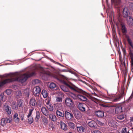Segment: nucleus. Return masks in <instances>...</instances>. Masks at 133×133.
<instances>
[{"label":"nucleus","instance_id":"obj_55","mask_svg":"<svg viewBox=\"0 0 133 133\" xmlns=\"http://www.w3.org/2000/svg\"><path fill=\"white\" fill-rule=\"evenodd\" d=\"M81 82H83V83H84V84H86L87 83L86 82H85V81H84L82 80H81Z\"/></svg>","mask_w":133,"mask_h":133},{"label":"nucleus","instance_id":"obj_54","mask_svg":"<svg viewBox=\"0 0 133 133\" xmlns=\"http://www.w3.org/2000/svg\"><path fill=\"white\" fill-rule=\"evenodd\" d=\"M2 84H1V82H0V89L2 87Z\"/></svg>","mask_w":133,"mask_h":133},{"label":"nucleus","instance_id":"obj_60","mask_svg":"<svg viewBox=\"0 0 133 133\" xmlns=\"http://www.w3.org/2000/svg\"><path fill=\"white\" fill-rule=\"evenodd\" d=\"M36 117H37V116H39V115H38V112H37V114L36 115Z\"/></svg>","mask_w":133,"mask_h":133},{"label":"nucleus","instance_id":"obj_12","mask_svg":"<svg viewBox=\"0 0 133 133\" xmlns=\"http://www.w3.org/2000/svg\"><path fill=\"white\" fill-rule=\"evenodd\" d=\"M116 122L113 119H111L109 122V125L112 127L115 128L116 127Z\"/></svg>","mask_w":133,"mask_h":133},{"label":"nucleus","instance_id":"obj_43","mask_svg":"<svg viewBox=\"0 0 133 133\" xmlns=\"http://www.w3.org/2000/svg\"><path fill=\"white\" fill-rule=\"evenodd\" d=\"M127 128H123L122 129V133H127Z\"/></svg>","mask_w":133,"mask_h":133},{"label":"nucleus","instance_id":"obj_19","mask_svg":"<svg viewBox=\"0 0 133 133\" xmlns=\"http://www.w3.org/2000/svg\"><path fill=\"white\" fill-rule=\"evenodd\" d=\"M96 124L94 121L92 120L91 121L89 122L88 125L90 127L93 128H95V125Z\"/></svg>","mask_w":133,"mask_h":133},{"label":"nucleus","instance_id":"obj_52","mask_svg":"<svg viewBox=\"0 0 133 133\" xmlns=\"http://www.w3.org/2000/svg\"><path fill=\"white\" fill-rule=\"evenodd\" d=\"M92 94H94V95L96 96H97V95L95 92H94V93H92Z\"/></svg>","mask_w":133,"mask_h":133},{"label":"nucleus","instance_id":"obj_3","mask_svg":"<svg viewBox=\"0 0 133 133\" xmlns=\"http://www.w3.org/2000/svg\"><path fill=\"white\" fill-rule=\"evenodd\" d=\"M126 37L129 44L130 46L129 47L128 52L131 59L130 62L131 71L133 73V44L128 36L126 35Z\"/></svg>","mask_w":133,"mask_h":133},{"label":"nucleus","instance_id":"obj_48","mask_svg":"<svg viewBox=\"0 0 133 133\" xmlns=\"http://www.w3.org/2000/svg\"><path fill=\"white\" fill-rule=\"evenodd\" d=\"M8 117V118H7V121H6V123H8V122L10 123V122L11 121V120H9L10 118V117L11 118L12 117Z\"/></svg>","mask_w":133,"mask_h":133},{"label":"nucleus","instance_id":"obj_36","mask_svg":"<svg viewBox=\"0 0 133 133\" xmlns=\"http://www.w3.org/2000/svg\"><path fill=\"white\" fill-rule=\"evenodd\" d=\"M55 125L53 124H51L49 125V130L52 131L55 128Z\"/></svg>","mask_w":133,"mask_h":133},{"label":"nucleus","instance_id":"obj_6","mask_svg":"<svg viewBox=\"0 0 133 133\" xmlns=\"http://www.w3.org/2000/svg\"><path fill=\"white\" fill-rule=\"evenodd\" d=\"M65 102L66 106L69 107H71L74 104L70 98H66Z\"/></svg>","mask_w":133,"mask_h":133},{"label":"nucleus","instance_id":"obj_35","mask_svg":"<svg viewBox=\"0 0 133 133\" xmlns=\"http://www.w3.org/2000/svg\"><path fill=\"white\" fill-rule=\"evenodd\" d=\"M41 119L43 122H44L45 124H47L48 120L45 117H41Z\"/></svg>","mask_w":133,"mask_h":133},{"label":"nucleus","instance_id":"obj_61","mask_svg":"<svg viewBox=\"0 0 133 133\" xmlns=\"http://www.w3.org/2000/svg\"><path fill=\"white\" fill-rule=\"evenodd\" d=\"M118 20H119V22H120V23H121V20H120V19H118Z\"/></svg>","mask_w":133,"mask_h":133},{"label":"nucleus","instance_id":"obj_4","mask_svg":"<svg viewBox=\"0 0 133 133\" xmlns=\"http://www.w3.org/2000/svg\"><path fill=\"white\" fill-rule=\"evenodd\" d=\"M123 108V107L121 105L118 106L116 108L115 112L116 114H117L122 112V114L121 116H126V111L129 109V108L128 109H125V111H123V110L122 109Z\"/></svg>","mask_w":133,"mask_h":133},{"label":"nucleus","instance_id":"obj_16","mask_svg":"<svg viewBox=\"0 0 133 133\" xmlns=\"http://www.w3.org/2000/svg\"><path fill=\"white\" fill-rule=\"evenodd\" d=\"M41 112L45 115L47 116L49 115V112L48 110L45 107H43L41 109Z\"/></svg>","mask_w":133,"mask_h":133},{"label":"nucleus","instance_id":"obj_32","mask_svg":"<svg viewBox=\"0 0 133 133\" xmlns=\"http://www.w3.org/2000/svg\"><path fill=\"white\" fill-rule=\"evenodd\" d=\"M6 110L7 113L8 114H10L11 113V110L10 109V107L8 106H6Z\"/></svg>","mask_w":133,"mask_h":133},{"label":"nucleus","instance_id":"obj_38","mask_svg":"<svg viewBox=\"0 0 133 133\" xmlns=\"http://www.w3.org/2000/svg\"><path fill=\"white\" fill-rule=\"evenodd\" d=\"M11 91L10 89H7L5 91V93L8 95H10L11 94Z\"/></svg>","mask_w":133,"mask_h":133},{"label":"nucleus","instance_id":"obj_5","mask_svg":"<svg viewBox=\"0 0 133 133\" xmlns=\"http://www.w3.org/2000/svg\"><path fill=\"white\" fill-rule=\"evenodd\" d=\"M86 93L85 94H84L82 93L78 92L79 93H82L83 94V95L80 94H78V98H79L81 100L83 101H86L87 100V98L85 95H86L87 94V93L85 92Z\"/></svg>","mask_w":133,"mask_h":133},{"label":"nucleus","instance_id":"obj_47","mask_svg":"<svg viewBox=\"0 0 133 133\" xmlns=\"http://www.w3.org/2000/svg\"><path fill=\"white\" fill-rule=\"evenodd\" d=\"M97 122L98 124L100 125H102L103 124V123H102L101 122L98 120H97Z\"/></svg>","mask_w":133,"mask_h":133},{"label":"nucleus","instance_id":"obj_21","mask_svg":"<svg viewBox=\"0 0 133 133\" xmlns=\"http://www.w3.org/2000/svg\"><path fill=\"white\" fill-rule=\"evenodd\" d=\"M77 128L78 132L80 133H82L84 132L85 129L82 126L77 127Z\"/></svg>","mask_w":133,"mask_h":133},{"label":"nucleus","instance_id":"obj_39","mask_svg":"<svg viewBox=\"0 0 133 133\" xmlns=\"http://www.w3.org/2000/svg\"><path fill=\"white\" fill-rule=\"evenodd\" d=\"M39 100L37 101V103L39 105L41 106L42 103V101L41 98H40V99L39 98Z\"/></svg>","mask_w":133,"mask_h":133},{"label":"nucleus","instance_id":"obj_17","mask_svg":"<svg viewBox=\"0 0 133 133\" xmlns=\"http://www.w3.org/2000/svg\"><path fill=\"white\" fill-rule=\"evenodd\" d=\"M11 107L12 109L17 110L18 109V106L16 101L13 102L11 104Z\"/></svg>","mask_w":133,"mask_h":133},{"label":"nucleus","instance_id":"obj_58","mask_svg":"<svg viewBox=\"0 0 133 133\" xmlns=\"http://www.w3.org/2000/svg\"><path fill=\"white\" fill-rule=\"evenodd\" d=\"M67 119H68L69 118H70V119H71V118H69V117H65Z\"/></svg>","mask_w":133,"mask_h":133},{"label":"nucleus","instance_id":"obj_28","mask_svg":"<svg viewBox=\"0 0 133 133\" xmlns=\"http://www.w3.org/2000/svg\"><path fill=\"white\" fill-rule=\"evenodd\" d=\"M69 126L70 128L72 129H74L75 127V125L73 123L71 122H69L68 123Z\"/></svg>","mask_w":133,"mask_h":133},{"label":"nucleus","instance_id":"obj_2","mask_svg":"<svg viewBox=\"0 0 133 133\" xmlns=\"http://www.w3.org/2000/svg\"><path fill=\"white\" fill-rule=\"evenodd\" d=\"M64 85L61 86V88L63 91L68 92L69 89L77 92L82 93L85 94L86 92L82 89L79 88L73 84H70L65 82H63Z\"/></svg>","mask_w":133,"mask_h":133},{"label":"nucleus","instance_id":"obj_24","mask_svg":"<svg viewBox=\"0 0 133 133\" xmlns=\"http://www.w3.org/2000/svg\"><path fill=\"white\" fill-rule=\"evenodd\" d=\"M70 96L74 99H77L78 98V94L76 95L72 93L70 95Z\"/></svg>","mask_w":133,"mask_h":133},{"label":"nucleus","instance_id":"obj_1","mask_svg":"<svg viewBox=\"0 0 133 133\" xmlns=\"http://www.w3.org/2000/svg\"><path fill=\"white\" fill-rule=\"evenodd\" d=\"M34 74V72H32L30 74L27 75L23 74L19 77L16 73L10 74L8 75L9 76L10 78L5 79L1 82L2 86L7 83L15 81L23 83L26 81L28 77L33 76Z\"/></svg>","mask_w":133,"mask_h":133},{"label":"nucleus","instance_id":"obj_7","mask_svg":"<svg viewBox=\"0 0 133 133\" xmlns=\"http://www.w3.org/2000/svg\"><path fill=\"white\" fill-rule=\"evenodd\" d=\"M36 90L34 92V94L35 96L37 98L39 97V95L41 92V90L40 88L38 86H37L36 87Z\"/></svg>","mask_w":133,"mask_h":133},{"label":"nucleus","instance_id":"obj_64","mask_svg":"<svg viewBox=\"0 0 133 133\" xmlns=\"http://www.w3.org/2000/svg\"><path fill=\"white\" fill-rule=\"evenodd\" d=\"M58 64L60 65H61V64L59 63H58Z\"/></svg>","mask_w":133,"mask_h":133},{"label":"nucleus","instance_id":"obj_8","mask_svg":"<svg viewBox=\"0 0 133 133\" xmlns=\"http://www.w3.org/2000/svg\"><path fill=\"white\" fill-rule=\"evenodd\" d=\"M86 107L85 104L83 103H79L78 107L79 109L82 111H84L85 110V108Z\"/></svg>","mask_w":133,"mask_h":133},{"label":"nucleus","instance_id":"obj_10","mask_svg":"<svg viewBox=\"0 0 133 133\" xmlns=\"http://www.w3.org/2000/svg\"><path fill=\"white\" fill-rule=\"evenodd\" d=\"M104 111L101 110L95 111V115L97 116H104Z\"/></svg>","mask_w":133,"mask_h":133},{"label":"nucleus","instance_id":"obj_56","mask_svg":"<svg viewBox=\"0 0 133 133\" xmlns=\"http://www.w3.org/2000/svg\"><path fill=\"white\" fill-rule=\"evenodd\" d=\"M39 117H36V118H35L36 120H38L39 119Z\"/></svg>","mask_w":133,"mask_h":133},{"label":"nucleus","instance_id":"obj_25","mask_svg":"<svg viewBox=\"0 0 133 133\" xmlns=\"http://www.w3.org/2000/svg\"><path fill=\"white\" fill-rule=\"evenodd\" d=\"M90 99L92 101L94 102L96 104H97L99 102V99L92 97L91 96L90 97Z\"/></svg>","mask_w":133,"mask_h":133},{"label":"nucleus","instance_id":"obj_23","mask_svg":"<svg viewBox=\"0 0 133 133\" xmlns=\"http://www.w3.org/2000/svg\"><path fill=\"white\" fill-rule=\"evenodd\" d=\"M124 94V92L123 91L122 94H121V96H118L117 97H116L113 100V101L114 102H116L119 101L120 99V98H121V97L122 96H123Z\"/></svg>","mask_w":133,"mask_h":133},{"label":"nucleus","instance_id":"obj_37","mask_svg":"<svg viewBox=\"0 0 133 133\" xmlns=\"http://www.w3.org/2000/svg\"><path fill=\"white\" fill-rule=\"evenodd\" d=\"M28 120L29 123L30 124L32 123L33 122V120L32 117H28Z\"/></svg>","mask_w":133,"mask_h":133},{"label":"nucleus","instance_id":"obj_59","mask_svg":"<svg viewBox=\"0 0 133 133\" xmlns=\"http://www.w3.org/2000/svg\"><path fill=\"white\" fill-rule=\"evenodd\" d=\"M2 103L1 102V101H0V107H1V105H2Z\"/></svg>","mask_w":133,"mask_h":133},{"label":"nucleus","instance_id":"obj_41","mask_svg":"<svg viewBox=\"0 0 133 133\" xmlns=\"http://www.w3.org/2000/svg\"><path fill=\"white\" fill-rule=\"evenodd\" d=\"M129 7L130 10H133V3H130Z\"/></svg>","mask_w":133,"mask_h":133},{"label":"nucleus","instance_id":"obj_42","mask_svg":"<svg viewBox=\"0 0 133 133\" xmlns=\"http://www.w3.org/2000/svg\"><path fill=\"white\" fill-rule=\"evenodd\" d=\"M51 120L54 122L56 121L57 120L56 117H49Z\"/></svg>","mask_w":133,"mask_h":133},{"label":"nucleus","instance_id":"obj_62","mask_svg":"<svg viewBox=\"0 0 133 133\" xmlns=\"http://www.w3.org/2000/svg\"><path fill=\"white\" fill-rule=\"evenodd\" d=\"M131 121L133 122V117L131 118Z\"/></svg>","mask_w":133,"mask_h":133},{"label":"nucleus","instance_id":"obj_14","mask_svg":"<svg viewBox=\"0 0 133 133\" xmlns=\"http://www.w3.org/2000/svg\"><path fill=\"white\" fill-rule=\"evenodd\" d=\"M61 128L64 131L66 130L67 128V125L63 122L61 121L60 123Z\"/></svg>","mask_w":133,"mask_h":133},{"label":"nucleus","instance_id":"obj_46","mask_svg":"<svg viewBox=\"0 0 133 133\" xmlns=\"http://www.w3.org/2000/svg\"><path fill=\"white\" fill-rule=\"evenodd\" d=\"M14 119L15 120V121L16 122H19V119L18 118V117H14Z\"/></svg>","mask_w":133,"mask_h":133},{"label":"nucleus","instance_id":"obj_40","mask_svg":"<svg viewBox=\"0 0 133 133\" xmlns=\"http://www.w3.org/2000/svg\"><path fill=\"white\" fill-rule=\"evenodd\" d=\"M56 101L57 102H61L62 101V97H57L56 99Z\"/></svg>","mask_w":133,"mask_h":133},{"label":"nucleus","instance_id":"obj_50","mask_svg":"<svg viewBox=\"0 0 133 133\" xmlns=\"http://www.w3.org/2000/svg\"><path fill=\"white\" fill-rule=\"evenodd\" d=\"M18 114L17 113H15L14 115L13 116H18Z\"/></svg>","mask_w":133,"mask_h":133},{"label":"nucleus","instance_id":"obj_9","mask_svg":"<svg viewBox=\"0 0 133 133\" xmlns=\"http://www.w3.org/2000/svg\"><path fill=\"white\" fill-rule=\"evenodd\" d=\"M99 105L103 110L106 111H108V110L110 107L108 104L104 103H101Z\"/></svg>","mask_w":133,"mask_h":133},{"label":"nucleus","instance_id":"obj_27","mask_svg":"<svg viewBox=\"0 0 133 133\" xmlns=\"http://www.w3.org/2000/svg\"><path fill=\"white\" fill-rule=\"evenodd\" d=\"M121 0H111L112 3H114L115 5H118L120 3Z\"/></svg>","mask_w":133,"mask_h":133},{"label":"nucleus","instance_id":"obj_53","mask_svg":"<svg viewBox=\"0 0 133 133\" xmlns=\"http://www.w3.org/2000/svg\"><path fill=\"white\" fill-rule=\"evenodd\" d=\"M46 104L47 105H49L50 104V102L49 101H48V102L46 103Z\"/></svg>","mask_w":133,"mask_h":133},{"label":"nucleus","instance_id":"obj_15","mask_svg":"<svg viewBox=\"0 0 133 133\" xmlns=\"http://www.w3.org/2000/svg\"><path fill=\"white\" fill-rule=\"evenodd\" d=\"M56 113L57 115L59 116H64V112L62 110H57Z\"/></svg>","mask_w":133,"mask_h":133},{"label":"nucleus","instance_id":"obj_31","mask_svg":"<svg viewBox=\"0 0 133 133\" xmlns=\"http://www.w3.org/2000/svg\"><path fill=\"white\" fill-rule=\"evenodd\" d=\"M47 107L49 110L50 111H52L54 110V107L53 105L51 104L47 105Z\"/></svg>","mask_w":133,"mask_h":133},{"label":"nucleus","instance_id":"obj_44","mask_svg":"<svg viewBox=\"0 0 133 133\" xmlns=\"http://www.w3.org/2000/svg\"><path fill=\"white\" fill-rule=\"evenodd\" d=\"M33 109H30L29 110V113L27 116H30L32 114Z\"/></svg>","mask_w":133,"mask_h":133},{"label":"nucleus","instance_id":"obj_63","mask_svg":"<svg viewBox=\"0 0 133 133\" xmlns=\"http://www.w3.org/2000/svg\"><path fill=\"white\" fill-rule=\"evenodd\" d=\"M51 116L53 117V116H55L54 115H52Z\"/></svg>","mask_w":133,"mask_h":133},{"label":"nucleus","instance_id":"obj_20","mask_svg":"<svg viewBox=\"0 0 133 133\" xmlns=\"http://www.w3.org/2000/svg\"><path fill=\"white\" fill-rule=\"evenodd\" d=\"M65 116H73V115L70 111H66L64 112Z\"/></svg>","mask_w":133,"mask_h":133},{"label":"nucleus","instance_id":"obj_13","mask_svg":"<svg viewBox=\"0 0 133 133\" xmlns=\"http://www.w3.org/2000/svg\"><path fill=\"white\" fill-rule=\"evenodd\" d=\"M37 104L36 101L35 99L31 98L30 99L29 101V104L30 106L35 107Z\"/></svg>","mask_w":133,"mask_h":133},{"label":"nucleus","instance_id":"obj_29","mask_svg":"<svg viewBox=\"0 0 133 133\" xmlns=\"http://www.w3.org/2000/svg\"><path fill=\"white\" fill-rule=\"evenodd\" d=\"M23 100L21 99H19L17 101V103L19 107L22 106V104L23 103Z\"/></svg>","mask_w":133,"mask_h":133},{"label":"nucleus","instance_id":"obj_45","mask_svg":"<svg viewBox=\"0 0 133 133\" xmlns=\"http://www.w3.org/2000/svg\"><path fill=\"white\" fill-rule=\"evenodd\" d=\"M92 133H102L99 130H93Z\"/></svg>","mask_w":133,"mask_h":133},{"label":"nucleus","instance_id":"obj_22","mask_svg":"<svg viewBox=\"0 0 133 133\" xmlns=\"http://www.w3.org/2000/svg\"><path fill=\"white\" fill-rule=\"evenodd\" d=\"M129 17V19L128 20V24L130 25H133V19L132 18H131L130 16Z\"/></svg>","mask_w":133,"mask_h":133},{"label":"nucleus","instance_id":"obj_26","mask_svg":"<svg viewBox=\"0 0 133 133\" xmlns=\"http://www.w3.org/2000/svg\"><path fill=\"white\" fill-rule=\"evenodd\" d=\"M42 94L43 95V97L44 98L48 96V94L47 91L44 90H43L42 92Z\"/></svg>","mask_w":133,"mask_h":133},{"label":"nucleus","instance_id":"obj_57","mask_svg":"<svg viewBox=\"0 0 133 133\" xmlns=\"http://www.w3.org/2000/svg\"><path fill=\"white\" fill-rule=\"evenodd\" d=\"M18 94H19L20 95H21V92L19 91L18 93Z\"/></svg>","mask_w":133,"mask_h":133},{"label":"nucleus","instance_id":"obj_34","mask_svg":"<svg viewBox=\"0 0 133 133\" xmlns=\"http://www.w3.org/2000/svg\"><path fill=\"white\" fill-rule=\"evenodd\" d=\"M5 97L3 94H1L0 95V100L1 101L4 102L6 100V98H4Z\"/></svg>","mask_w":133,"mask_h":133},{"label":"nucleus","instance_id":"obj_49","mask_svg":"<svg viewBox=\"0 0 133 133\" xmlns=\"http://www.w3.org/2000/svg\"><path fill=\"white\" fill-rule=\"evenodd\" d=\"M124 117H116L118 119L120 120L123 119Z\"/></svg>","mask_w":133,"mask_h":133},{"label":"nucleus","instance_id":"obj_18","mask_svg":"<svg viewBox=\"0 0 133 133\" xmlns=\"http://www.w3.org/2000/svg\"><path fill=\"white\" fill-rule=\"evenodd\" d=\"M121 26L122 32L124 35H125L127 33V28L124 25L122 24Z\"/></svg>","mask_w":133,"mask_h":133},{"label":"nucleus","instance_id":"obj_30","mask_svg":"<svg viewBox=\"0 0 133 133\" xmlns=\"http://www.w3.org/2000/svg\"><path fill=\"white\" fill-rule=\"evenodd\" d=\"M75 116H80L81 113L78 111L75 110L73 112Z\"/></svg>","mask_w":133,"mask_h":133},{"label":"nucleus","instance_id":"obj_51","mask_svg":"<svg viewBox=\"0 0 133 133\" xmlns=\"http://www.w3.org/2000/svg\"><path fill=\"white\" fill-rule=\"evenodd\" d=\"M35 82L36 83H38V82H39V80H38V79H36V80H35Z\"/></svg>","mask_w":133,"mask_h":133},{"label":"nucleus","instance_id":"obj_11","mask_svg":"<svg viewBox=\"0 0 133 133\" xmlns=\"http://www.w3.org/2000/svg\"><path fill=\"white\" fill-rule=\"evenodd\" d=\"M123 16L125 18H127L129 14V12L127 8H124L123 10Z\"/></svg>","mask_w":133,"mask_h":133},{"label":"nucleus","instance_id":"obj_33","mask_svg":"<svg viewBox=\"0 0 133 133\" xmlns=\"http://www.w3.org/2000/svg\"><path fill=\"white\" fill-rule=\"evenodd\" d=\"M56 87V84L54 83H51L49 85V88L51 89H54Z\"/></svg>","mask_w":133,"mask_h":133}]
</instances>
